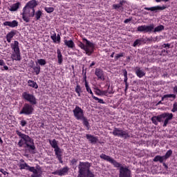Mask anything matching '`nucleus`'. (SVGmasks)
I'll return each mask as SVG.
<instances>
[{"mask_svg":"<svg viewBox=\"0 0 177 177\" xmlns=\"http://www.w3.org/2000/svg\"><path fill=\"white\" fill-rule=\"evenodd\" d=\"M16 133L17 135H18V136H19V138H21V140L18 142V146H19V147H23V146H24L25 145V147H27L29 151H31V150H35V145H34V140L30 138V136L24 133H22L19 131H17Z\"/></svg>","mask_w":177,"mask_h":177,"instance_id":"obj_1","label":"nucleus"},{"mask_svg":"<svg viewBox=\"0 0 177 177\" xmlns=\"http://www.w3.org/2000/svg\"><path fill=\"white\" fill-rule=\"evenodd\" d=\"M78 45L80 48H81V49H83V50L86 52V54H87L88 56H91L92 53H93V49H95V44L91 42L89 40L84 39L83 43L80 42Z\"/></svg>","mask_w":177,"mask_h":177,"instance_id":"obj_2","label":"nucleus"},{"mask_svg":"<svg viewBox=\"0 0 177 177\" xmlns=\"http://www.w3.org/2000/svg\"><path fill=\"white\" fill-rule=\"evenodd\" d=\"M91 163L88 162H80L78 165V177H86V173L91 170Z\"/></svg>","mask_w":177,"mask_h":177,"instance_id":"obj_3","label":"nucleus"},{"mask_svg":"<svg viewBox=\"0 0 177 177\" xmlns=\"http://www.w3.org/2000/svg\"><path fill=\"white\" fill-rule=\"evenodd\" d=\"M34 16H35V10H32V8L25 6L22 12L23 20H24L26 23H28L30 21L29 17H34Z\"/></svg>","mask_w":177,"mask_h":177,"instance_id":"obj_4","label":"nucleus"},{"mask_svg":"<svg viewBox=\"0 0 177 177\" xmlns=\"http://www.w3.org/2000/svg\"><path fill=\"white\" fill-rule=\"evenodd\" d=\"M113 135H114V136H118L119 138H124V139L131 138V135H129L128 132L117 128L113 129Z\"/></svg>","mask_w":177,"mask_h":177,"instance_id":"obj_5","label":"nucleus"},{"mask_svg":"<svg viewBox=\"0 0 177 177\" xmlns=\"http://www.w3.org/2000/svg\"><path fill=\"white\" fill-rule=\"evenodd\" d=\"M73 115L76 120H81L84 118L85 115H84V110L78 106H76L75 108L73 110Z\"/></svg>","mask_w":177,"mask_h":177,"instance_id":"obj_6","label":"nucleus"},{"mask_svg":"<svg viewBox=\"0 0 177 177\" xmlns=\"http://www.w3.org/2000/svg\"><path fill=\"white\" fill-rule=\"evenodd\" d=\"M32 111H34V108L32 107V106L28 104H25L19 114L30 115V114H32Z\"/></svg>","mask_w":177,"mask_h":177,"instance_id":"obj_7","label":"nucleus"},{"mask_svg":"<svg viewBox=\"0 0 177 177\" xmlns=\"http://www.w3.org/2000/svg\"><path fill=\"white\" fill-rule=\"evenodd\" d=\"M162 122L164 121L163 127H167L171 120H172L174 115L172 113H165L160 115Z\"/></svg>","mask_w":177,"mask_h":177,"instance_id":"obj_8","label":"nucleus"},{"mask_svg":"<svg viewBox=\"0 0 177 177\" xmlns=\"http://www.w3.org/2000/svg\"><path fill=\"white\" fill-rule=\"evenodd\" d=\"M154 30V24H151L149 26H140L138 27V31L140 32H152Z\"/></svg>","mask_w":177,"mask_h":177,"instance_id":"obj_9","label":"nucleus"},{"mask_svg":"<svg viewBox=\"0 0 177 177\" xmlns=\"http://www.w3.org/2000/svg\"><path fill=\"white\" fill-rule=\"evenodd\" d=\"M22 97H24V99H25V100H27L32 104H37V100L33 95L30 94L27 92H24V93H22Z\"/></svg>","mask_w":177,"mask_h":177,"instance_id":"obj_10","label":"nucleus"},{"mask_svg":"<svg viewBox=\"0 0 177 177\" xmlns=\"http://www.w3.org/2000/svg\"><path fill=\"white\" fill-rule=\"evenodd\" d=\"M30 172H32L30 177H40L42 175V170L39 166L36 167H31L29 169Z\"/></svg>","mask_w":177,"mask_h":177,"instance_id":"obj_11","label":"nucleus"},{"mask_svg":"<svg viewBox=\"0 0 177 177\" xmlns=\"http://www.w3.org/2000/svg\"><path fill=\"white\" fill-rule=\"evenodd\" d=\"M120 177H131V171L127 167H120Z\"/></svg>","mask_w":177,"mask_h":177,"instance_id":"obj_12","label":"nucleus"},{"mask_svg":"<svg viewBox=\"0 0 177 177\" xmlns=\"http://www.w3.org/2000/svg\"><path fill=\"white\" fill-rule=\"evenodd\" d=\"M95 75L97 77V79L101 81H104V80H106V77H104V72H103L100 68L95 69Z\"/></svg>","mask_w":177,"mask_h":177,"instance_id":"obj_13","label":"nucleus"},{"mask_svg":"<svg viewBox=\"0 0 177 177\" xmlns=\"http://www.w3.org/2000/svg\"><path fill=\"white\" fill-rule=\"evenodd\" d=\"M3 26H8L11 28H15V27L19 26V22L16 20H13L12 21H5L3 22Z\"/></svg>","mask_w":177,"mask_h":177,"instance_id":"obj_14","label":"nucleus"},{"mask_svg":"<svg viewBox=\"0 0 177 177\" xmlns=\"http://www.w3.org/2000/svg\"><path fill=\"white\" fill-rule=\"evenodd\" d=\"M50 38L54 44H60V35H56V32H53V33H51Z\"/></svg>","mask_w":177,"mask_h":177,"instance_id":"obj_15","label":"nucleus"},{"mask_svg":"<svg viewBox=\"0 0 177 177\" xmlns=\"http://www.w3.org/2000/svg\"><path fill=\"white\" fill-rule=\"evenodd\" d=\"M164 9H165V6H154V7H151V8H147L145 7V10H151V12H156L157 10H164Z\"/></svg>","mask_w":177,"mask_h":177,"instance_id":"obj_16","label":"nucleus"},{"mask_svg":"<svg viewBox=\"0 0 177 177\" xmlns=\"http://www.w3.org/2000/svg\"><path fill=\"white\" fill-rule=\"evenodd\" d=\"M68 172V169L67 167H64L62 169H60L56 171L57 175H59V176L67 175Z\"/></svg>","mask_w":177,"mask_h":177,"instance_id":"obj_17","label":"nucleus"},{"mask_svg":"<svg viewBox=\"0 0 177 177\" xmlns=\"http://www.w3.org/2000/svg\"><path fill=\"white\" fill-rule=\"evenodd\" d=\"M11 58L12 59V60H21V57L20 56V51H14L11 55Z\"/></svg>","mask_w":177,"mask_h":177,"instance_id":"obj_18","label":"nucleus"},{"mask_svg":"<svg viewBox=\"0 0 177 177\" xmlns=\"http://www.w3.org/2000/svg\"><path fill=\"white\" fill-rule=\"evenodd\" d=\"M54 151L55 152V155L59 162H61V164L63 163V160H62V150H60V148H55Z\"/></svg>","mask_w":177,"mask_h":177,"instance_id":"obj_19","label":"nucleus"},{"mask_svg":"<svg viewBox=\"0 0 177 177\" xmlns=\"http://www.w3.org/2000/svg\"><path fill=\"white\" fill-rule=\"evenodd\" d=\"M38 5V3H37V1L35 0H31L29 2L27 3V4L26 5V6H28V8H30V9L35 10L34 9V8H35V6H37Z\"/></svg>","mask_w":177,"mask_h":177,"instance_id":"obj_20","label":"nucleus"},{"mask_svg":"<svg viewBox=\"0 0 177 177\" xmlns=\"http://www.w3.org/2000/svg\"><path fill=\"white\" fill-rule=\"evenodd\" d=\"M64 45H66V46H68V48H71V49H73V48L75 46V44H74V41L73 40L64 39Z\"/></svg>","mask_w":177,"mask_h":177,"instance_id":"obj_21","label":"nucleus"},{"mask_svg":"<svg viewBox=\"0 0 177 177\" xmlns=\"http://www.w3.org/2000/svg\"><path fill=\"white\" fill-rule=\"evenodd\" d=\"M15 35H16V31H15V30H12L7 34L6 39L9 44H10V42L12 41V38H13V37H15Z\"/></svg>","mask_w":177,"mask_h":177,"instance_id":"obj_22","label":"nucleus"},{"mask_svg":"<svg viewBox=\"0 0 177 177\" xmlns=\"http://www.w3.org/2000/svg\"><path fill=\"white\" fill-rule=\"evenodd\" d=\"M20 8V3H16L10 6L8 9L10 10V12H16Z\"/></svg>","mask_w":177,"mask_h":177,"instance_id":"obj_23","label":"nucleus"},{"mask_svg":"<svg viewBox=\"0 0 177 177\" xmlns=\"http://www.w3.org/2000/svg\"><path fill=\"white\" fill-rule=\"evenodd\" d=\"M151 121H152L153 124H154L155 125H157L158 124V122H162L161 115H158V116L152 117L151 118Z\"/></svg>","mask_w":177,"mask_h":177,"instance_id":"obj_24","label":"nucleus"},{"mask_svg":"<svg viewBox=\"0 0 177 177\" xmlns=\"http://www.w3.org/2000/svg\"><path fill=\"white\" fill-rule=\"evenodd\" d=\"M11 48L14 52H20V48H19V41H15L14 44H11Z\"/></svg>","mask_w":177,"mask_h":177,"instance_id":"obj_25","label":"nucleus"},{"mask_svg":"<svg viewBox=\"0 0 177 177\" xmlns=\"http://www.w3.org/2000/svg\"><path fill=\"white\" fill-rule=\"evenodd\" d=\"M86 139H88V140L91 142V143H96V142H97V138H96V137H94L91 134H86Z\"/></svg>","mask_w":177,"mask_h":177,"instance_id":"obj_26","label":"nucleus"},{"mask_svg":"<svg viewBox=\"0 0 177 177\" xmlns=\"http://www.w3.org/2000/svg\"><path fill=\"white\" fill-rule=\"evenodd\" d=\"M136 74L137 76H138L139 78H142V77H145V75H146L145 71H143L140 68L136 69Z\"/></svg>","mask_w":177,"mask_h":177,"instance_id":"obj_27","label":"nucleus"},{"mask_svg":"<svg viewBox=\"0 0 177 177\" xmlns=\"http://www.w3.org/2000/svg\"><path fill=\"white\" fill-rule=\"evenodd\" d=\"M57 53L58 63L59 64H62V63H63V55H62V51H60L59 49H57Z\"/></svg>","mask_w":177,"mask_h":177,"instance_id":"obj_28","label":"nucleus"},{"mask_svg":"<svg viewBox=\"0 0 177 177\" xmlns=\"http://www.w3.org/2000/svg\"><path fill=\"white\" fill-rule=\"evenodd\" d=\"M100 158L102 160H105V161H108L109 162H111V160H113V158L106 155V154H101L100 156Z\"/></svg>","mask_w":177,"mask_h":177,"instance_id":"obj_29","label":"nucleus"},{"mask_svg":"<svg viewBox=\"0 0 177 177\" xmlns=\"http://www.w3.org/2000/svg\"><path fill=\"white\" fill-rule=\"evenodd\" d=\"M80 120L83 121V124L87 128V129H89L91 128V126L89 125V122H88V119H86L85 116H83V118H82Z\"/></svg>","mask_w":177,"mask_h":177,"instance_id":"obj_30","label":"nucleus"},{"mask_svg":"<svg viewBox=\"0 0 177 177\" xmlns=\"http://www.w3.org/2000/svg\"><path fill=\"white\" fill-rule=\"evenodd\" d=\"M28 86H31L32 88H35V89H38V84H37V82L32 81V80H28Z\"/></svg>","mask_w":177,"mask_h":177,"instance_id":"obj_31","label":"nucleus"},{"mask_svg":"<svg viewBox=\"0 0 177 177\" xmlns=\"http://www.w3.org/2000/svg\"><path fill=\"white\" fill-rule=\"evenodd\" d=\"M164 160H165V158H164V156H156L153 159V161L155 162H157L158 161L159 162H164Z\"/></svg>","mask_w":177,"mask_h":177,"instance_id":"obj_32","label":"nucleus"},{"mask_svg":"<svg viewBox=\"0 0 177 177\" xmlns=\"http://www.w3.org/2000/svg\"><path fill=\"white\" fill-rule=\"evenodd\" d=\"M20 169H26L27 171H30L31 167H30L27 163H21L19 164Z\"/></svg>","mask_w":177,"mask_h":177,"instance_id":"obj_33","label":"nucleus"},{"mask_svg":"<svg viewBox=\"0 0 177 177\" xmlns=\"http://www.w3.org/2000/svg\"><path fill=\"white\" fill-rule=\"evenodd\" d=\"M75 92L77 93L79 97H81V93H82V88L80 84H77L76 87L75 88Z\"/></svg>","mask_w":177,"mask_h":177,"instance_id":"obj_34","label":"nucleus"},{"mask_svg":"<svg viewBox=\"0 0 177 177\" xmlns=\"http://www.w3.org/2000/svg\"><path fill=\"white\" fill-rule=\"evenodd\" d=\"M50 145L53 149L59 148V145H57V141L56 140H50Z\"/></svg>","mask_w":177,"mask_h":177,"instance_id":"obj_35","label":"nucleus"},{"mask_svg":"<svg viewBox=\"0 0 177 177\" xmlns=\"http://www.w3.org/2000/svg\"><path fill=\"white\" fill-rule=\"evenodd\" d=\"M164 30V26L160 25L156 26V28H153V32H160V31H162Z\"/></svg>","mask_w":177,"mask_h":177,"instance_id":"obj_36","label":"nucleus"},{"mask_svg":"<svg viewBox=\"0 0 177 177\" xmlns=\"http://www.w3.org/2000/svg\"><path fill=\"white\" fill-rule=\"evenodd\" d=\"M172 98V99H176V94H167L165 95L162 97V100H164V99H167V98Z\"/></svg>","mask_w":177,"mask_h":177,"instance_id":"obj_37","label":"nucleus"},{"mask_svg":"<svg viewBox=\"0 0 177 177\" xmlns=\"http://www.w3.org/2000/svg\"><path fill=\"white\" fill-rule=\"evenodd\" d=\"M85 88H86V91L88 93H91L92 97H93V92H92V89H91V87H89V85L88 84V82L86 81L85 82Z\"/></svg>","mask_w":177,"mask_h":177,"instance_id":"obj_38","label":"nucleus"},{"mask_svg":"<svg viewBox=\"0 0 177 177\" xmlns=\"http://www.w3.org/2000/svg\"><path fill=\"white\" fill-rule=\"evenodd\" d=\"M123 75L124 77V82L126 85V88H128V72H127V70H124L123 73Z\"/></svg>","mask_w":177,"mask_h":177,"instance_id":"obj_39","label":"nucleus"},{"mask_svg":"<svg viewBox=\"0 0 177 177\" xmlns=\"http://www.w3.org/2000/svg\"><path fill=\"white\" fill-rule=\"evenodd\" d=\"M111 164H113L115 168H121V164L118 163V162L115 161L113 158L111 160Z\"/></svg>","mask_w":177,"mask_h":177,"instance_id":"obj_40","label":"nucleus"},{"mask_svg":"<svg viewBox=\"0 0 177 177\" xmlns=\"http://www.w3.org/2000/svg\"><path fill=\"white\" fill-rule=\"evenodd\" d=\"M171 156H172V150H169L163 157L165 158V160H167V158H169Z\"/></svg>","mask_w":177,"mask_h":177,"instance_id":"obj_41","label":"nucleus"},{"mask_svg":"<svg viewBox=\"0 0 177 177\" xmlns=\"http://www.w3.org/2000/svg\"><path fill=\"white\" fill-rule=\"evenodd\" d=\"M44 10H46L47 13H52L55 10V8H53V7H45Z\"/></svg>","mask_w":177,"mask_h":177,"instance_id":"obj_42","label":"nucleus"},{"mask_svg":"<svg viewBox=\"0 0 177 177\" xmlns=\"http://www.w3.org/2000/svg\"><path fill=\"white\" fill-rule=\"evenodd\" d=\"M37 63L39 66H45V64H46V61L44 59H39L37 60Z\"/></svg>","mask_w":177,"mask_h":177,"instance_id":"obj_43","label":"nucleus"},{"mask_svg":"<svg viewBox=\"0 0 177 177\" xmlns=\"http://www.w3.org/2000/svg\"><path fill=\"white\" fill-rule=\"evenodd\" d=\"M33 70L36 74V75H38L41 71V67L40 66H35L33 67Z\"/></svg>","mask_w":177,"mask_h":177,"instance_id":"obj_44","label":"nucleus"},{"mask_svg":"<svg viewBox=\"0 0 177 177\" xmlns=\"http://www.w3.org/2000/svg\"><path fill=\"white\" fill-rule=\"evenodd\" d=\"M41 16H42V12H41V10H38L37 12H36L35 17L37 20H39V19H41Z\"/></svg>","mask_w":177,"mask_h":177,"instance_id":"obj_45","label":"nucleus"},{"mask_svg":"<svg viewBox=\"0 0 177 177\" xmlns=\"http://www.w3.org/2000/svg\"><path fill=\"white\" fill-rule=\"evenodd\" d=\"M93 99H95L98 103H101V104H104V101H103V100L100 99L95 95H93Z\"/></svg>","mask_w":177,"mask_h":177,"instance_id":"obj_46","label":"nucleus"},{"mask_svg":"<svg viewBox=\"0 0 177 177\" xmlns=\"http://www.w3.org/2000/svg\"><path fill=\"white\" fill-rule=\"evenodd\" d=\"M94 92L95 95H97V96H102V91H100V89L95 88Z\"/></svg>","mask_w":177,"mask_h":177,"instance_id":"obj_47","label":"nucleus"},{"mask_svg":"<svg viewBox=\"0 0 177 177\" xmlns=\"http://www.w3.org/2000/svg\"><path fill=\"white\" fill-rule=\"evenodd\" d=\"M86 177H95V174H93L90 170L89 171L86 173Z\"/></svg>","mask_w":177,"mask_h":177,"instance_id":"obj_48","label":"nucleus"},{"mask_svg":"<svg viewBox=\"0 0 177 177\" xmlns=\"http://www.w3.org/2000/svg\"><path fill=\"white\" fill-rule=\"evenodd\" d=\"M140 45V39H137L134 41L133 46H139Z\"/></svg>","mask_w":177,"mask_h":177,"instance_id":"obj_49","label":"nucleus"},{"mask_svg":"<svg viewBox=\"0 0 177 177\" xmlns=\"http://www.w3.org/2000/svg\"><path fill=\"white\" fill-rule=\"evenodd\" d=\"M171 111L172 113H175L176 111H177V102L174 104Z\"/></svg>","mask_w":177,"mask_h":177,"instance_id":"obj_50","label":"nucleus"},{"mask_svg":"<svg viewBox=\"0 0 177 177\" xmlns=\"http://www.w3.org/2000/svg\"><path fill=\"white\" fill-rule=\"evenodd\" d=\"M123 56H124V54L122 53H120L115 55V59H116V60H118V59H120V57H122Z\"/></svg>","mask_w":177,"mask_h":177,"instance_id":"obj_51","label":"nucleus"},{"mask_svg":"<svg viewBox=\"0 0 177 177\" xmlns=\"http://www.w3.org/2000/svg\"><path fill=\"white\" fill-rule=\"evenodd\" d=\"M20 124L21 127H26V125H27V121L22 120H21Z\"/></svg>","mask_w":177,"mask_h":177,"instance_id":"obj_52","label":"nucleus"},{"mask_svg":"<svg viewBox=\"0 0 177 177\" xmlns=\"http://www.w3.org/2000/svg\"><path fill=\"white\" fill-rule=\"evenodd\" d=\"M113 8L114 9H120V8H121V4H114Z\"/></svg>","mask_w":177,"mask_h":177,"instance_id":"obj_53","label":"nucleus"},{"mask_svg":"<svg viewBox=\"0 0 177 177\" xmlns=\"http://www.w3.org/2000/svg\"><path fill=\"white\" fill-rule=\"evenodd\" d=\"M0 172H1V174L3 175H8V172H6L3 169H0Z\"/></svg>","mask_w":177,"mask_h":177,"instance_id":"obj_54","label":"nucleus"},{"mask_svg":"<svg viewBox=\"0 0 177 177\" xmlns=\"http://www.w3.org/2000/svg\"><path fill=\"white\" fill-rule=\"evenodd\" d=\"M107 95V91H101V96Z\"/></svg>","mask_w":177,"mask_h":177,"instance_id":"obj_55","label":"nucleus"},{"mask_svg":"<svg viewBox=\"0 0 177 177\" xmlns=\"http://www.w3.org/2000/svg\"><path fill=\"white\" fill-rule=\"evenodd\" d=\"M163 48H167L168 49H169V46L170 45L169 44H163Z\"/></svg>","mask_w":177,"mask_h":177,"instance_id":"obj_56","label":"nucleus"},{"mask_svg":"<svg viewBox=\"0 0 177 177\" xmlns=\"http://www.w3.org/2000/svg\"><path fill=\"white\" fill-rule=\"evenodd\" d=\"M0 66H5V62L3 59H0Z\"/></svg>","mask_w":177,"mask_h":177,"instance_id":"obj_57","label":"nucleus"},{"mask_svg":"<svg viewBox=\"0 0 177 177\" xmlns=\"http://www.w3.org/2000/svg\"><path fill=\"white\" fill-rule=\"evenodd\" d=\"M174 95H176V93H177V86H176L174 88Z\"/></svg>","mask_w":177,"mask_h":177,"instance_id":"obj_58","label":"nucleus"},{"mask_svg":"<svg viewBox=\"0 0 177 177\" xmlns=\"http://www.w3.org/2000/svg\"><path fill=\"white\" fill-rule=\"evenodd\" d=\"M1 70L3 71V70H9V67L8 66L3 65V68H1Z\"/></svg>","mask_w":177,"mask_h":177,"instance_id":"obj_59","label":"nucleus"},{"mask_svg":"<svg viewBox=\"0 0 177 177\" xmlns=\"http://www.w3.org/2000/svg\"><path fill=\"white\" fill-rule=\"evenodd\" d=\"M156 2H161L162 1L163 2H168V0H155Z\"/></svg>","mask_w":177,"mask_h":177,"instance_id":"obj_60","label":"nucleus"},{"mask_svg":"<svg viewBox=\"0 0 177 177\" xmlns=\"http://www.w3.org/2000/svg\"><path fill=\"white\" fill-rule=\"evenodd\" d=\"M71 162H72V164H76L77 160L73 159V160H71Z\"/></svg>","mask_w":177,"mask_h":177,"instance_id":"obj_61","label":"nucleus"},{"mask_svg":"<svg viewBox=\"0 0 177 177\" xmlns=\"http://www.w3.org/2000/svg\"><path fill=\"white\" fill-rule=\"evenodd\" d=\"M129 21H131V19H129L124 20V23H129Z\"/></svg>","mask_w":177,"mask_h":177,"instance_id":"obj_62","label":"nucleus"},{"mask_svg":"<svg viewBox=\"0 0 177 177\" xmlns=\"http://www.w3.org/2000/svg\"><path fill=\"white\" fill-rule=\"evenodd\" d=\"M93 66H95V62H93L91 65L90 67H93Z\"/></svg>","mask_w":177,"mask_h":177,"instance_id":"obj_63","label":"nucleus"},{"mask_svg":"<svg viewBox=\"0 0 177 177\" xmlns=\"http://www.w3.org/2000/svg\"><path fill=\"white\" fill-rule=\"evenodd\" d=\"M0 143H3V141L2 140V138H1V137H0Z\"/></svg>","mask_w":177,"mask_h":177,"instance_id":"obj_64","label":"nucleus"}]
</instances>
